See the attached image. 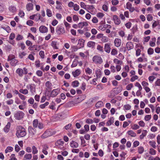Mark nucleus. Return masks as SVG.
Wrapping results in <instances>:
<instances>
[{
    "mask_svg": "<svg viewBox=\"0 0 160 160\" xmlns=\"http://www.w3.org/2000/svg\"><path fill=\"white\" fill-rule=\"evenodd\" d=\"M15 37V34L14 33H12L9 36V39L10 40H13Z\"/></svg>",
    "mask_w": 160,
    "mask_h": 160,
    "instance_id": "obj_60",
    "label": "nucleus"
},
{
    "mask_svg": "<svg viewBox=\"0 0 160 160\" xmlns=\"http://www.w3.org/2000/svg\"><path fill=\"white\" fill-rule=\"evenodd\" d=\"M9 9L10 12L12 13L15 12L17 11V9L15 6L11 5L9 7Z\"/></svg>",
    "mask_w": 160,
    "mask_h": 160,
    "instance_id": "obj_27",
    "label": "nucleus"
},
{
    "mask_svg": "<svg viewBox=\"0 0 160 160\" xmlns=\"http://www.w3.org/2000/svg\"><path fill=\"white\" fill-rule=\"evenodd\" d=\"M16 72L19 77H22L23 74L26 75L28 73V70L26 68H24L23 69L18 68L16 71Z\"/></svg>",
    "mask_w": 160,
    "mask_h": 160,
    "instance_id": "obj_2",
    "label": "nucleus"
},
{
    "mask_svg": "<svg viewBox=\"0 0 160 160\" xmlns=\"http://www.w3.org/2000/svg\"><path fill=\"white\" fill-rule=\"evenodd\" d=\"M131 108V106L128 104L125 105L123 106L124 110H129Z\"/></svg>",
    "mask_w": 160,
    "mask_h": 160,
    "instance_id": "obj_55",
    "label": "nucleus"
},
{
    "mask_svg": "<svg viewBox=\"0 0 160 160\" xmlns=\"http://www.w3.org/2000/svg\"><path fill=\"white\" fill-rule=\"evenodd\" d=\"M32 153L33 154H35L38 153V151L37 150V148L35 146H32Z\"/></svg>",
    "mask_w": 160,
    "mask_h": 160,
    "instance_id": "obj_44",
    "label": "nucleus"
},
{
    "mask_svg": "<svg viewBox=\"0 0 160 160\" xmlns=\"http://www.w3.org/2000/svg\"><path fill=\"white\" fill-rule=\"evenodd\" d=\"M33 8V4L32 3H29L26 5V8L28 11L32 10Z\"/></svg>",
    "mask_w": 160,
    "mask_h": 160,
    "instance_id": "obj_30",
    "label": "nucleus"
},
{
    "mask_svg": "<svg viewBox=\"0 0 160 160\" xmlns=\"http://www.w3.org/2000/svg\"><path fill=\"white\" fill-rule=\"evenodd\" d=\"M101 40L102 42H105L108 41L109 38L107 37L103 36Z\"/></svg>",
    "mask_w": 160,
    "mask_h": 160,
    "instance_id": "obj_47",
    "label": "nucleus"
},
{
    "mask_svg": "<svg viewBox=\"0 0 160 160\" xmlns=\"http://www.w3.org/2000/svg\"><path fill=\"white\" fill-rule=\"evenodd\" d=\"M32 125L34 128H36L38 127L39 129H42L43 128V124L41 122H39L38 119H35L32 122Z\"/></svg>",
    "mask_w": 160,
    "mask_h": 160,
    "instance_id": "obj_3",
    "label": "nucleus"
},
{
    "mask_svg": "<svg viewBox=\"0 0 160 160\" xmlns=\"http://www.w3.org/2000/svg\"><path fill=\"white\" fill-rule=\"evenodd\" d=\"M18 62V60L16 59L12 60L11 62V64L13 66H15Z\"/></svg>",
    "mask_w": 160,
    "mask_h": 160,
    "instance_id": "obj_40",
    "label": "nucleus"
},
{
    "mask_svg": "<svg viewBox=\"0 0 160 160\" xmlns=\"http://www.w3.org/2000/svg\"><path fill=\"white\" fill-rule=\"evenodd\" d=\"M88 23L87 22H79L78 24V26L79 28H84L88 25Z\"/></svg>",
    "mask_w": 160,
    "mask_h": 160,
    "instance_id": "obj_15",
    "label": "nucleus"
},
{
    "mask_svg": "<svg viewBox=\"0 0 160 160\" xmlns=\"http://www.w3.org/2000/svg\"><path fill=\"white\" fill-rule=\"evenodd\" d=\"M13 148L11 146H8L5 150V152L7 153L8 152H10L12 151Z\"/></svg>",
    "mask_w": 160,
    "mask_h": 160,
    "instance_id": "obj_41",
    "label": "nucleus"
},
{
    "mask_svg": "<svg viewBox=\"0 0 160 160\" xmlns=\"http://www.w3.org/2000/svg\"><path fill=\"white\" fill-rule=\"evenodd\" d=\"M84 41L82 39H79L78 44V46L79 48H83L84 46Z\"/></svg>",
    "mask_w": 160,
    "mask_h": 160,
    "instance_id": "obj_20",
    "label": "nucleus"
},
{
    "mask_svg": "<svg viewBox=\"0 0 160 160\" xmlns=\"http://www.w3.org/2000/svg\"><path fill=\"white\" fill-rule=\"evenodd\" d=\"M60 90L58 88L53 89L51 92V97L53 98L56 96L60 92Z\"/></svg>",
    "mask_w": 160,
    "mask_h": 160,
    "instance_id": "obj_11",
    "label": "nucleus"
},
{
    "mask_svg": "<svg viewBox=\"0 0 160 160\" xmlns=\"http://www.w3.org/2000/svg\"><path fill=\"white\" fill-rule=\"evenodd\" d=\"M51 90H47L46 89L45 92V95L46 97H48L50 98L51 97Z\"/></svg>",
    "mask_w": 160,
    "mask_h": 160,
    "instance_id": "obj_32",
    "label": "nucleus"
},
{
    "mask_svg": "<svg viewBox=\"0 0 160 160\" xmlns=\"http://www.w3.org/2000/svg\"><path fill=\"white\" fill-rule=\"evenodd\" d=\"M51 46L54 49H58V48L57 46V43L55 42L52 41L51 43Z\"/></svg>",
    "mask_w": 160,
    "mask_h": 160,
    "instance_id": "obj_52",
    "label": "nucleus"
},
{
    "mask_svg": "<svg viewBox=\"0 0 160 160\" xmlns=\"http://www.w3.org/2000/svg\"><path fill=\"white\" fill-rule=\"evenodd\" d=\"M47 15L48 17H51L52 16V13L51 10L49 9H47L46 10Z\"/></svg>",
    "mask_w": 160,
    "mask_h": 160,
    "instance_id": "obj_57",
    "label": "nucleus"
},
{
    "mask_svg": "<svg viewBox=\"0 0 160 160\" xmlns=\"http://www.w3.org/2000/svg\"><path fill=\"white\" fill-rule=\"evenodd\" d=\"M64 144V142L62 139L57 140L55 143V145L57 146H62Z\"/></svg>",
    "mask_w": 160,
    "mask_h": 160,
    "instance_id": "obj_17",
    "label": "nucleus"
},
{
    "mask_svg": "<svg viewBox=\"0 0 160 160\" xmlns=\"http://www.w3.org/2000/svg\"><path fill=\"white\" fill-rule=\"evenodd\" d=\"M111 28L110 25L108 24L101 25L99 26L98 28L99 29L102 31H104L107 28Z\"/></svg>",
    "mask_w": 160,
    "mask_h": 160,
    "instance_id": "obj_18",
    "label": "nucleus"
},
{
    "mask_svg": "<svg viewBox=\"0 0 160 160\" xmlns=\"http://www.w3.org/2000/svg\"><path fill=\"white\" fill-rule=\"evenodd\" d=\"M93 61L96 63H101L102 62V58L97 55L94 56L92 58Z\"/></svg>",
    "mask_w": 160,
    "mask_h": 160,
    "instance_id": "obj_7",
    "label": "nucleus"
},
{
    "mask_svg": "<svg viewBox=\"0 0 160 160\" xmlns=\"http://www.w3.org/2000/svg\"><path fill=\"white\" fill-rule=\"evenodd\" d=\"M151 115H147L144 117V119L146 121H148L151 118Z\"/></svg>",
    "mask_w": 160,
    "mask_h": 160,
    "instance_id": "obj_51",
    "label": "nucleus"
},
{
    "mask_svg": "<svg viewBox=\"0 0 160 160\" xmlns=\"http://www.w3.org/2000/svg\"><path fill=\"white\" fill-rule=\"evenodd\" d=\"M114 118L113 117H111L109 120L107 122L106 124L107 126H111L114 122Z\"/></svg>",
    "mask_w": 160,
    "mask_h": 160,
    "instance_id": "obj_25",
    "label": "nucleus"
},
{
    "mask_svg": "<svg viewBox=\"0 0 160 160\" xmlns=\"http://www.w3.org/2000/svg\"><path fill=\"white\" fill-rule=\"evenodd\" d=\"M127 134H128L129 136L133 137H135L137 136L136 133L133 131L131 130H130L128 131L127 132Z\"/></svg>",
    "mask_w": 160,
    "mask_h": 160,
    "instance_id": "obj_21",
    "label": "nucleus"
},
{
    "mask_svg": "<svg viewBox=\"0 0 160 160\" xmlns=\"http://www.w3.org/2000/svg\"><path fill=\"white\" fill-rule=\"evenodd\" d=\"M49 104V102H46L40 105L39 107L42 109L44 108L46 106H48Z\"/></svg>",
    "mask_w": 160,
    "mask_h": 160,
    "instance_id": "obj_42",
    "label": "nucleus"
},
{
    "mask_svg": "<svg viewBox=\"0 0 160 160\" xmlns=\"http://www.w3.org/2000/svg\"><path fill=\"white\" fill-rule=\"evenodd\" d=\"M141 50L140 49L138 48L136 50V56L137 57L139 56L141 53Z\"/></svg>",
    "mask_w": 160,
    "mask_h": 160,
    "instance_id": "obj_58",
    "label": "nucleus"
},
{
    "mask_svg": "<svg viewBox=\"0 0 160 160\" xmlns=\"http://www.w3.org/2000/svg\"><path fill=\"white\" fill-rule=\"evenodd\" d=\"M27 89H30V92L32 95H34L36 92V85L35 84L31 83L26 86Z\"/></svg>",
    "mask_w": 160,
    "mask_h": 160,
    "instance_id": "obj_6",
    "label": "nucleus"
},
{
    "mask_svg": "<svg viewBox=\"0 0 160 160\" xmlns=\"http://www.w3.org/2000/svg\"><path fill=\"white\" fill-rule=\"evenodd\" d=\"M133 87V84L132 83H130L126 87V88L128 90H130Z\"/></svg>",
    "mask_w": 160,
    "mask_h": 160,
    "instance_id": "obj_56",
    "label": "nucleus"
},
{
    "mask_svg": "<svg viewBox=\"0 0 160 160\" xmlns=\"http://www.w3.org/2000/svg\"><path fill=\"white\" fill-rule=\"evenodd\" d=\"M27 53L24 52H21L19 53V57L21 59L23 58L24 56H25L26 55Z\"/></svg>",
    "mask_w": 160,
    "mask_h": 160,
    "instance_id": "obj_61",
    "label": "nucleus"
},
{
    "mask_svg": "<svg viewBox=\"0 0 160 160\" xmlns=\"http://www.w3.org/2000/svg\"><path fill=\"white\" fill-rule=\"evenodd\" d=\"M11 124L9 122H8L6 126L3 128V131L6 133L9 132Z\"/></svg>",
    "mask_w": 160,
    "mask_h": 160,
    "instance_id": "obj_16",
    "label": "nucleus"
},
{
    "mask_svg": "<svg viewBox=\"0 0 160 160\" xmlns=\"http://www.w3.org/2000/svg\"><path fill=\"white\" fill-rule=\"evenodd\" d=\"M23 37L20 34H18L17 35V36L16 38V39L17 41H20V40L23 39Z\"/></svg>",
    "mask_w": 160,
    "mask_h": 160,
    "instance_id": "obj_54",
    "label": "nucleus"
},
{
    "mask_svg": "<svg viewBox=\"0 0 160 160\" xmlns=\"http://www.w3.org/2000/svg\"><path fill=\"white\" fill-rule=\"evenodd\" d=\"M81 73V72L79 69H77L75 71L72 72V74L74 77H77Z\"/></svg>",
    "mask_w": 160,
    "mask_h": 160,
    "instance_id": "obj_22",
    "label": "nucleus"
},
{
    "mask_svg": "<svg viewBox=\"0 0 160 160\" xmlns=\"http://www.w3.org/2000/svg\"><path fill=\"white\" fill-rule=\"evenodd\" d=\"M140 127L139 125L136 124H134L133 126H131V128L133 130H136L139 128Z\"/></svg>",
    "mask_w": 160,
    "mask_h": 160,
    "instance_id": "obj_50",
    "label": "nucleus"
},
{
    "mask_svg": "<svg viewBox=\"0 0 160 160\" xmlns=\"http://www.w3.org/2000/svg\"><path fill=\"white\" fill-rule=\"evenodd\" d=\"M56 32L58 34H63L65 32L64 28L61 26H58L56 29Z\"/></svg>",
    "mask_w": 160,
    "mask_h": 160,
    "instance_id": "obj_8",
    "label": "nucleus"
},
{
    "mask_svg": "<svg viewBox=\"0 0 160 160\" xmlns=\"http://www.w3.org/2000/svg\"><path fill=\"white\" fill-rule=\"evenodd\" d=\"M156 39L155 38H152V41L149 42V45L151 47H153L155 45V42Z\"/></svg>",
    "mask_w": 160,
    "mask_h": 160,
    "instance_id": "obj_28",
    "label": "nucleus"
},
{
    "mask_svg": "<svg viewBox=\"0 0 160 160\" xmlns=\"http://www.w3.org/2000/svg\"><path fill=\"white\" fill-rule=\"evenodd\" d=\"M114 43L116 47H118L121 45V40L118 38H115L114 40Z\"/></svg>",
    "mask_w": 160,
    "mask_h": 160,
    "instance_id": "obj_13",
    "label": "nucleus"
},
{
    "mask_svg": "<svg viewBox=\"0 0 160 160\" xmlns=\"http://www.w3.org/2000/svg\"><path fill=\"white\" fill-rule=\"evenodd\" d=\"M39 31L42 33H45L48 32V28L42 25L39 28Z\"/></svg>",
    "mask_w": 160,
    "mask_h": 160,
    "instance_id": "obj_12",
    "label": "nucleus"
},
{
    "mask_svg": "<svg viewBox=\"0 0 160 160\" xmlns=\"http://www.w3.org/2000/svg\"><path fill=\"white\" fill-rule=\"evenodd\" d=\"M103 102L100 101L98 102L95 105V106L97 108H98L103 105Z\"/></svg>",
    "mask_w": 160,
    "mask_h": 160,
    "instance_id": "obj_39",
    "label": "nucleus"
},
{
    "mask_svg": "<svg viewBox=\"0 0 160 160\" xmlns=\"http://www.w3.org/2000/svg\"><path fill=\"white\" fill-rule=\"evenodd\" d=\"M139 144V142L138 141H134L133 144V146L134 148L136 147Z\"/></svg>",
    "mask_w": 160,
    "mask_h": 160,
    "instance_id": "obj_63",
    "label": "nucleus"
},
{
    "mask_svg": "<svg viewBox=\"0 0 160 160\" xmlns=\"http://www.w3.org/2000/svg\"><path fill=\"white\" fill-rule=\"evenodd\" d=\"M40 14H37L36 15H34L32 16H31L30 17V18L31 19H37L38 20H39L40 19Z\"/></svg>",
    "mask_w": 160,
    "mask_h": 160,
    "instance_id": "obj_24",
    "label": "nucleus"
},
{
    "mask_svg": "<svg viewBox=\"0 0 160 160\" xmlns=\"http://www.w3.org/2000/svg\"><path fill=\"white\" fill-rule=\"evenodd\" d=\"M86 122L88 124H92L93 122V121L92 119L88 118L86 120Z\"/></svg>",
    "mask_w": 160,
    "mask_h": 160,
    "instance_id": "obj_62",
    "label": "nucleus"
},
{
    "mask_svg": "<svg viewBox=\"0 0 160 160\" xmlns=\"http://www.w3.org/2000/svg\"><path fill=\"white\" fill-rule=\"evenodd\" d=\"M95 42L93 41H89L87 43V46L88 47L93 48L95 46Z\"/></svg>",
    "mask_w": 160,
    "mask_h": 160,
    "instance_id": "obj_29",
    "label": "nucleus"
},
{
    "mask_svg": "<svg viewBox=\"0 0 160 160\" xmlns=\"http://www.w3.org/2000/svg\"><path fill=\"white\" fill-rule=\"evenodd\" d=\"M156 151L152 148L149 149V153L152 155H155L156 154Z\"/></svg>",
    "mask_w": 160,
    "mask_h": 160,
    "instance_id": "obj_46",
    "label": "nucleus"
},
{
    "mask_svg": "<svg viewBox=\"0 0 160 160\" xmlns=\"http://www.w3.org/2000/svg\"><path fill=\"white\" fill-rule=\"evenodd\" d=\"M18 45H19V46L21 48L22 50H24L25 48V45L24 44L23 42H22L20 43H18Z\"/></svg>",
    "mask_w": 160,
    "mask_h": 160,
    "instance_id": "obj_59",
    "label": "nucleus"
},
{
    "mask_svg": "<svg viewBox=\"0 0 160 160\" xmlns=\"http://www.w3.org/2000/svg\"><path fill=\"white\" fill-rule=\"evenodd\" d=\"M113 62L114 63L118 64H121L122 63V62L121 60H119L117 58H115L114 59Z\"/></svg>",
    "mask_w": 160,
    "mask_h": 160,
    "instance_id": "obj_53",
    "label": "nucleus"
},
{
    "mask_svg": "<svg viewBox=\"0 0 160 160\" xmlns=\"http://www.w3.org/2000/svg\"><path fill=\"white\" fill-rule=\"evenodd\" d=\"M138 77L137 75H135L133 77H132L130 81L132 82H133L134 81H135L136 80H137L138 79Z\"/></svg>",
    "mask_w": 160,
    "mask_h": 160,
    "instance_id": "obj_64",
    "label": "nucleus"
},
{
    "mask_svg": "<svg viewBox=\"0 0 160 160\" xmlns=\"http://www.w3.org/2000/svg\"><path fill=\"white\" fill-rule=\"evenodd\" d=\"M79 84V83L78 81L75 80L72 82V85L73 87H78Z\"/></svg>",
    "mask_w": 160,
    "mask_h": 160,
    "instance_id": "obj_36",
    "label": "nucleus"
},
{
    "mask_svg": "<svg viewBox=\"0 0 160 160\" xmlns=\"http://www.w3.org/2000/svg\"><path fill=\"white\" fill-rule=\"evenodd\" d=\"M97 49L101 53H103L104 52L103 47L100 45L98 44L97 45Z\"/></svg>",
    "mask_w": 160,
    "mask_h": 160,
    "instance_id": "obj_33",
    "label": "nucleus"
},
{
    "mask_svg": "<svg viewBox=\"0 0 160 160\" xmlns=\"http://www.w3.org/2000/svg\"><path fill=\"white\" fill-rule=\"evenodd\" d=\"M70 146L72 148H77L78 147V144L77 142L72 141L71 142Z\"/></svg>",
    "mask_w": 160,
    "mask_h": 160,
    "instance_id": "obj_26",
    "label": "nucleus"
},
{
    "mask_svg": "<svg viewBox=\"0 0 160 160\" xmlns=\"http://www.w3.org/2000/svg\"><path fill=\"white\" fill-rule=\"evenodd\" d=\"M126 153L124 152H122V153L120 155V157H121L120 160H124L125 158V155Z\"/></svg>",
    "mask_w": 160,
    "mask_h": 160,
    "instance_id": "obj_49",
    "label": "nucleus"
},
{
    "mask_svg": "<svg viewBox=\"0 0 160 160\" xmlns=\"http://www.w3.org/2000/svg\"><path fill=\"white\" fill-rule=\"evenodd\" d=\"M55 102L53 101H52L50 103L49 106V108L50 109L52 110H55L56 109V108L55 107Z\"/></svg>",
    "mask_w": 160,
    "mask_h": 160,
    "instance_id": "obj_31",
    "label": "nucleus"
},
{
    "mask_svg": "<svg viewBox=\"0 0 160 160\" xmlns=\"http://www.w3.org/2000/svg\"><path fill=\"white\" fill-rule=\"evenodd\" d=\"M32 158V155L31 154H26L24 157V160H30Z\"/></svg>",
    "mask_w": 160,
    "mask_h": 160,
    "instance_id": "obj_34",
    "label": "nucleus"
},
{
    "mask_svg": "<svg viewBox=\"0 0 160 160\" xmlns=\"http://www.w3.org/2000/svg\"><path fill=\"white\" fill-rule=\"evenodd\" d=\"M147 52L148 55H152L154 53V50L153 48H150L148 49Z\"/></svg>",
    "mask_w": 160,
    "mask_h": 160,
    "instance_id": "obj_48",
    "label": "nucleus"
},
{
    "mask_svg": "<svg viewBox=\"0 0 160 160\" xmlns=\"http://www.w3.org/2000/svg\"><path fill=\"white\" fill-rule=\"evenodd\" d=\"M149 144L153 148H156V143L155 141H150L149 142Z\"/></svg>",
    "mask_w": 160,
    "mask_h": 160,
    "instance_id": "obj_37",
    "label": "nucleus"
},
{
    "mask_svg": "<svg viewBox=\"0 0 160 160\" xmlns=\"http://www.w3.org/2000/svg\"><path fill=\"white\" fill-rule=\"evenodd\" d=\"M28 49L30 51H39V48H38V46L37 45H33L31 46H30L28 48Z\"/></svg>",
    "mask_w": 160,
    "mask_h": 160,
    "instance_id": "obj_19",
    "label": "nucleus"
},
{
    "mask_svg": "<svg viewBox=\"0 0 160 160\" xmlns=\"http://www.w3.org/2000/svg\"><path fill=\"white\" fill-rule=\"evenodd\" d=\"M85 71L86 73L88 75H90L92 73V70L89 68H87L85 69Z\"/></svg>",
    "mask_w": 160,
    "mask_h": 160,
    "instance_id": "obj_38",
    "label": "nucleus"
},
{
    "mask_svg": "<svg viewBox=\"0 0 160 160\" xmlns=\"http://www.w3.org/2000/svg\"><path fill=\"white\" fill-rule=\"evenodd\" d=\"M138 152L140 154H142L144 152V149L143 147L140 146L138 147Z\"/></svg>",
    "mask_w": 160,
    "mask_h": 160,
    "instance_id": "obj_35",
    "label": "nucleus"
},
{
    "mask_svg": "<svg viewBox=\"0 0 160 160\" xmlns=\"http://www.w3.org/2000/svg\"><path fill=\"white\" fill-rule=\"evenodd\" d=\"M28 131L30 135L32 136H33L36 132V131L32 126L28 127Z\"/></svg>",
    "mask_w": 160,
    "mask_h": 160,
    "instance_id": "obj_10",
    "label": "nucleus"
},
{
    "mask_svg": "<svg viewBox=\"0 0 160 160\" xmlns=\"http://www.w3.org/2000/svg\"><path fill=\"white\" fill-rule=\"evenodd\" d=\"M45 86H46V89H47V90H51L52 88L51 87L52 85V84L49 81H47L45 83Z\"/></svg>",
    "mask_w": 160,
    "mask_h": 160,
    "instance_id": "obj_23",
    "label": "nucleus"
},
{
    "mask_svg": "<svg viewBox=\"0 0 160 160\" xmlns=\"http://www.w3.org/2000/svg\"><path fill=\"white\" fill-rule=\"evenodd\" d=\"M104 49L106 52L108 53H110L111 50L110 44L108 43L105 44Z\"/></svg>",
    "mask_w": 160,
    "mask_h": 160,
    "instance_id": "obj_14",
    "label": "nucleus"
},
{
    "mask_svg": "<svg viewBox=\"0 0 160 160\" xmlns=\"http://www.w3.org/2000/svg\"><path fill=\"white\" fill-rule=\"evenodd\" d=\"M24 115V112L19 111L16 112L14 114V117L16 119L20 120L22 119Z\"/></svg>",
    "mask_w": 160,
    "mask_h": 160,
    "instance_id": "obj_5",
    "label": "nucleus"
},
{
    "mask_svg": "<svg viewBox=\"0 0 160 160\" xmlns=\"http://www.w3.org/2000/svg\"><path fill=\"white\" fill-rule=\"evenodd\" d=\"M125 47L127 51H129L133 49L134 45L132 42H128L127 43Z\"/></svg>",
    "mask_w": 160,
    "mask_h": 160,
    "instance_id": "obj_9",
    "label": "nucleus"
},
{
    "mask_svg": "<svg viewBox=\"0 0 160 160\" xmlns=\"http://www.w3.org/2000/svg\"><path fill=\"white\" fill-rule=\"evenodd\" d=\"M118 50L116 49H112L111 52V54L112 55L115 56L118 54Z\"/></svg>",
    "mask_w": 160,
    "mask_h": 160,
    "instance_id": "obj_45",
    "label": "nucleus"
},
{
    "mask_svg": "<svg viewBox=\"0 0 160 160\" xmlns=\"http://www.w3.org/2000/svg\"><path fill=\"white\" fill-rule=\"evenodd\" d=\"M26 129L21 126H18L16 133V135L18 138H23L27 134Z\"/></svg>",
    "mask_w": 160,
    "mask_h": 160,
    "instance_id": "obj_1",
    "label": "nucleus"
},
{
    "mask_svg": "<svg viewBox=\"0 0 160 160\" xmlns=\"http://www.w3.org/2000/svg\"><path fill=\"white\" fill-rule=\"evenodd\" d=\"M19 92L24 94H27L28 93V90L27 89H20L19 90Z\"/></svg>",
    "mask_w": 160,
    "mask_h": 160,
    "instance_id": "obj_43",
    "label": "nucleus"
},
{
    "mask_svg": "<svg viewBox=\"0 0 160 160\" xmlns=\"http://www.w3.org/2000/svg\"><path fill=\"white\" fill-rule=\"evenodd\" d=\"M55 134L52 132L51 130H48L45 131L41 135V138L42 139L47 138Z\"/></svg>",
    "mask_w": 160,
    "mask_h": 160,
    "instance_id": "obj_4",
    "label": "nucleus"
}]
</instances>
